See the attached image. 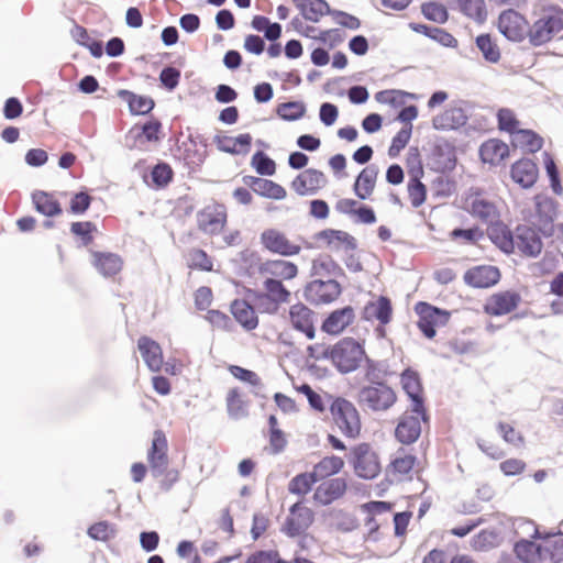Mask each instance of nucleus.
I'll return each mask as SVG.
<instances>
[{
	"mask_svg": "<svg viewBox=\"0 0 563 563\" xmlns=\"http://www.w3.org/2000/svg\"><path fill=\"white\" fill-rule=\"evenodd\" d=\"M277 115L285 121H297L306 113V104L302 101H287L278 104Z\"/></svg>",
	"mask_w": 563,
	"mask_h": 563,
	"instance_id": "09e8293b",
	"label": "nucleus"
},
{
	"mask_svg": "<svg viewBox=\"0 0 563 563\" xmlns=\"http://www.w3.org/2000/svg\"><path fill=\"white\" fill-rule=\"evenodd\" d=\"M317 482L319 481L313 472L300 473L290 479L288 490L290 494L302 496L309 493Z\"/></svg>",
	"mask_w": 563,
	"mask_h": 563,
	"instance_id": "de8ad7c7",
	"label": "nucleus"
},
{
	"mask_svg": "<svg viewBox=\"0 0 563 563\" xmlns=\"http://www.w3.org/2000/svg\"><path fill=\"white\" fill-rule=\"evenodd\" d=\"M92 264L96 269L104 277H111L120 272L122 261L114 253L92 252Z\"/></svg>",
	"mask_w": 563,
	"mask_h": 563,
	"instance_id": "c9c22d12",
	"label": "nucleus"
},
{
	"mask_svg": "<svg viewBox=\"0 0 563 563\" xmlns=\"http://www.w3.org/2000/svg\"><path fill=\"white\" fill-rule=\"evenodd\" d=\"M400 383L404 391L411 401V411L421 417L422 422H429V415L424 406L423 387L419 373L406 368L400 375Z\"/></svg>",
	"mask_w": 563,
	"mask_h": 563,
	"instance_id": "423d86ee",
	"label": "nucleus"
},
{
	"mask_svg": "<svg viewBox=\"0 0 563 563\" xmlns=\"http://www.w3.org/2000/svg\"><path fill=\"white\" fill-rule=\"evenodd\" d=\"M328 183L325 175L318 169L308 168L300 173L291 183V188L299 196L316 195Z\"/></svg>",
	"mask_w": 563,
	"mask_h": 563,
	"instance_id": "dca6fc26",
	"label": "nucleus"
},
{
	"mask_svg": "<svg viewBox=\"0 0 563 563\" xmlns=\"http://www.w3.org/2000/svg\"><path fill=\"white\" fill-rule=\"evenodd\" d=\"M344 466V462L341 457L331 455L323 457L313 467V474L318 481L338 474Z\"/></svg>",
	"mask_w": 563,
	"mask_h": 563,
	"instance_id": "a18cd8bd",
	"label": "nucleus"
},
{
	"mask_svg": "<svg viewBox=\"0 0 563 563\" xmlns=\"http://www.w3.org/2000/svg\"><path fill=\"white\" fill-rule=\"evenodd\" d=\"M313 522V512L309 509H302L295 517H287L282 531L290 538L302 534Z\"/></svg>",
	"mask_w": 563,
	"mask_h": 563,
	"instance_id": "473e14b6",
	"label": "nucleus"
},
{
	"mask_svg": "<svg viewBox=\"0 0 563 563\" xmlns=\"http://www.w3.org/2000/svg\"><path fill=\"white\" fill-rule=\"evenodd\" d=\"M364 357V347L353 338H343L331 345L330 361L341 374L356 371Z\"/></svg>",
	"mask_w": 563,
	"mask_h": 563,
	"instance_id": "f03ea898",
	"label": "nucleus"
},
{
	"mask_svg": "<svg viewBox=\"0 0 563 563\" xmlns=\"http://www.w3.org/2000/svg\"><path fill=\"white\" fill-rule=\"evenodd\" d=\"M498 129L515 134L518 131L519 121L508 108H501L497 112Z\"/></svg>",
	"mask_w": 563,
	"mask_h": 563,
	"instance_id": "bf43d9fd",
	"label": "nucleus"
},
{
	"mask_svg": "<svg viewBox=\"0 0 563 563\" xmlns=\"http://www.w3.org/2000/svg\"><path fill=\"white\" fill-rule=\"evenodd\" d=\"M261 243L267 251L280 256L297 255L301 250L299 245L291 243L283 232L276 229L264 230L261 233Z\"/></svg>",
	"mask_w": 563,
	"mask_h": 563,
	"instance_id": "4468645a",
	"label": "nucleus"
},
{
	"mask_svg": "<svg viewBox=\"0 0 563 563\" xmlns=\"http://www.w3.org/2000/svg\"><path fill=\"white\" fill-rule=\"evenodd\" d=\"M476 47L483 55V58L492 64H496L500 59V49L493 41L489 33H483L475 38Z\"/></svg>",
	"mask_w": 563,
	"mask_h": 563,
	"instance_id": "37998d69",
	"label": "nucleus"
},
{
	"mask_svg": "<svg viewBox=\"0 0 563 563\" xmlns=\"http://www.w3.org/2000/svg\"><path fill=\"white\" fill-rule=\"evenodd\" d=\"M118 97L128 102L130 112L135 115H145L150 113L155 106L151 97L140 96L126 89H120Z\"/></svg>",
	"mask_w": 563,
	"mask_h": 563,
	"instance_id": "72a5a7b5",
	"label": "nucleus"
},
{
	"mask_svg": "<svg viewBox=\"0 0 563 563\" xmlns=\"http://www.w3.org/2000/svg\"><path fill=\"white\" fill-rule=\"evenodd\" d=\"M421 417L405 412L395 429L396 439L402 444L415 443L421 434Z\"/></svg>",
	"mask_w": 563,
	"mask_h": 563,
	"instance_id": "412c9836",
	"label": "nucleus"
},
{
	"mask_svg": "<svg viewBox=\"0 0 563 563\" xmlns=\"http://www.w3.org/2000/svg\"><path fill=\"white\" fill-rule=\"evenodd\" d=\"M378 167L374 164L366 166L356 177L353 189L357 198L367 199L374 191Z\"/></svg>",
	"mask_w": 563,
	"mask_h": 563,
	"instance_id": "c85d7f7f",
	"label": "nucleus"
},
{
	"mask_svg": "<svg viewBox=\"0 0 563 563\" xmlns=\"http://www.w3.org/2000/svg\"><path fill=\"white\" fill-rule=\"evenodd\" d=\"M34 209L48 218L59 216L63 212L62 206L51 194L43 190H35L32 194Z\"/></svg>",
	"mask_w": 563,
	"mask_h": 563,
	"instance_id": "f704fd0d",
	"label": "nucleus"
},
{
	"mask_svg": "<svg viewBox=\"0 0 563 563\" xmlns=\"http://www.w3.org/2000/svg\"><path fill=\"white\" fill-rule=\"evenodd\" d=\"M423 16L430 21L443 24L449 20V12L446 8L439 2L430 1L421 5Z\"/></svg>",
	"mask_w": 563,
	"mask_h": 563,
	"instance_id": "3c124183",
	"label": "nucleus"
},
{
	"mask_svg": "<svg viewBox=\"0 0 563 563\" xmlns=\"http://www.w3.org/2000/svg\"><path fill=\"white\" fill-rule=\"evenodd\" d=\"M542 241L539 232L528 225H518L515 232V247L523 255L537 257L542 251Z\"/></svg>",
	"mask_w": 563,
	"mask_h": 563,
	"instance_id": "a211bd4d",
	"label": "nucleus"
},
{
	"mask_svg": "<svg viewBox=\"0 0 563 563\" xmlns=\"http://www.w3.org/2000/svg\"><path fill=\"white\" fill-rule=\"evenodd\" d=\"M229 371L235 378L250 384L254 388H257V389L263 388L261 378L255 372L244 368V367H241L239 365H231L229 367Z\"/></svg>",
	"mask_w": 563,
	"mask_h": 563,
	"instance_id": "680f3d73",
	"label": "nucleus"
},
{
	"mask_svg": "<svg viewBox=\"0 0 563 563\" xmlns=\"http://www.w3.org/2000/svg\"><path fill=\"white\" fill-rule=\"evenodd\" d=\"M162 130V123L157 119H152L145 122L136 134V139L144 137L147 142L159 141V132Z\"/></svg>",
	"mask_w": 563,
	"mask_h": 563,
	"instance_id": "338daca9",
	"label": "nucleus"
},
{
	"mask_svg": "<svg viewBox=\"0 0 563 563\" xmlns=\"http://www.w3.org/2000/svg\"><path fill=\"white\" fill-rule=\"evenodd\" d=\"M335 424L347 438H355L361 431V421L355 406L341 397L333 400L330 406Z\"/></svg>",
	"mask_w": 563,
	"mask_h": 563,
	"instance_id": "20e7f679",
	"label": "nucleus"
},
{
	"mask_svg": "<svg viewBox=\"0 0 563 563\" xmlns=\"http://www.w3.org/2000/svg\"><path fill=\"white\" fill-rule=\"evenodd\" d=\"M464 283L473 288H489L500 279V271L493 265H479L467 269Z\"/></svg>",
	"mask_w": 563,
	"mask_h": 563,
	"instance_id": "6ab92c4d",
	"label": "nucleus"
},
{
	"mask_svg": "<svg viewBox=\"0 0 563 563\" xmlns=\"http://www.w3.org/2000/svg\"><path fill=\"white\" fill-rule=\"evenodd\" d=\"M173 176L172 167L164 162L157 163L151 172L152 181L157 188L166 187L173 180Z\"/></svg>",
	"mask_w": 563,
	"mask_h": 563,
	"instance_id": "5fc2aeb1",
	"label": "nucleus"
},
{
	"mask_svg": "<svg viewBox=\"0 0 563 563\" xmlns=\"http://www.w3.org/2000/svg\"><path fill=\"white\" fill-rule=\"evenodd\" d=\"M528 22L514 9L503 11L498 18V30L509 41L522 42L528 38Z\"/></svg>",
	"mask_w": 563,
	"mask_h": 563,
	"instance_id": "1a4fd4ad",
	"label": "nucleus"
},
{
	"mask_svg": "<svg viewBox=\"0 0 563 563\" xmlns=\"http://www.w3.org/2000/svg\"><path fill=\"white\" fill-rule=\"evenodd\" d=\"M393 307L388 297L379 296L376 301H369L363 309L365 320H377L380 324L389 323L391 319Z\"/></svg>",
	"mask_w": 563,
	"mask_h": 563,
	"instance_id": "cd10ccee",
	"label": "nucleus"
},
{
	"mask_svg": "<svg viewBox=\"0 0 563 563\" xmlns=\"http://www.w3.org/2000/svg\"><path fill=\"white\" fill-rule=\"evenodd\" d=\"M514 551L517 558L525 563H538L542 558V547L526 539L516 542Z\"/></svg>",
	"mask_w": 563,
	"mask_h": 563,
	"instance_id": "ea45409f",
	"label": "nucleus"
},
{
	"mask_svg": "<svg viewBox=\"0 0 563 563\" xmlns=\"http://www.w3.org/2000/svg\"><path fill=\"white\" fill-rule=\"evenodd\" d=\"M91 196L87 191L76 192L69 203L70 212L74 214H84L90 207Z\"/></svg>",
	"mask_w": 563,
	"mask_h": 563,
	"instance_id": "774afa93",
	"label": "nucleus"
},
{
	"mask_svg": "<svg viewBox=\"0 0 563 563\" xmlns=\"http://www.w3.org/2000/svg\"><path fill=\"white\" fill-rule=\"evenodd\" d=\"M509 155V147L497 139L484 142L479 147V156L484 163L498 164Z\"/></svg>",
	"mask_w": 563,
	"mask_h": 563,
	"instance_id": "2f4dec72",
	"label": "nucleus"
},
{
	"mask_svg": "<svg viewBox=\"0 0 563 563\" xmlns=\"http://www.w3.org/2000/svg\"><path fill=\"white\" fill-rule=\"evenodd\" d=\"M115 528L108 521H99L88 528V536L97 541H108L115 537Z\"/></svg>",
	"mask_w": 563,
	"mask_h": 563,
	"instance_id": "4d7b16f0",
	"label": "nucleus"
},
{
	"mask_svg": "<svg viewBox=\"0 0 563 563\" xmlns=\"http://www.w3.org/2000/svg\"><path fill=\"white\" fill-rule=\"evenodd\" d=\"M96 230V224L90 221L73 222L70 224V232L80 238L84 246H87L92 242V232Z\"/></svg>",
	"mask_w": 563,
	"mask_h": 563,
	"instance_id": "052dcab7",
	"label": "nucleus"
},
{
	"mask_svg": "<svg viewBox=\"0 0 563 563\" xmlns=\"http://www.w3.org/2000/svg\"><path fill=\"white\" fill-rule=\"evenodd\" d=\"M266 294L256 295V303L263 307L268 303L271 308H266V312L275 313L279 303L287 302L290 297V291L286 289L283 283L277 278H266L264 282Z\"/></svg>",
	"mask_w": 563,
	"mask_h": 563,
	"instance_id": "ddd939ff",
	"label": "nucleus"
},
{
	"mask_svg": "<svg viewBox=\"0 0 563 563\" xmlns=\"http://www.w3.org/2000/svg\"><path fill=\"white\" fill-rule=\"evenodd\" d=\"M257 185L255 194L262 197L282 200L287 195L285 188L273 180L262 178Z\"/></svg>",
	"mask_w": 563,
	"mask_h": 563,
	"instance_id": "864d4df0",
	"label": "nucleus"
},
{
	"mask_svg": "<svg viewBox=\"0 0 563 563\" xmlns=\"http://www.w3.org/2000/svg\"><path fill=\"white\" fill-rule=\"evenodd\" d=\"M534 20L528 26V41L539 47L551 42L563 31V9L556 4H541L533 11Z\"/></svg>",
	"mask_w": 563,
	"mask_h": 563,
	"instance_id": "f257e3e1",
	"label": "nucleus"
},
{
	"mask_svg": "<svg viewBox=\"0 0 563 563\" xmlns=\"http://www.w3.org/2000/svg\"><path fill=\"white\" fill-rule=\"evenodd\" d=\"M543 156H544V167H545V172L549 177V180H550L551 188L554 194L562 195L563 187L561 185L558 166L549 153L544 152Z\"/></svg>",
	"mask_w": 563,
	"mask_h": 563,
	"instance_id": "13d9d810",
	"label": "nucleus"
},
{
	"mask_svg": "<svg viewBox=\"0 0 563 563\" xmlns=\"http://www.w3.org/2000/svg\"><path fill=\"white\" fill-rule=\"evenodd\" d=\"M231 312L234 319L247 331L254 330L258 325L257 314L246 300H233Z\"/></svg>",
	"mask_w": 563,
	"mask_h": 563,
	"instance_id": "7c9ffc66",
	"label": "nucleus"
},
{
	"mask_svg": "<svg viewBox=\"0 0 563 563\" xmlns=\"http://www.w3.org/2000/svg\"><path fill=\"white\" fill-rule=\"evenodd\" d=\"M459 10L476 23H484L487 19V10L484 0H457Z\"/></svg>",
	"mask_w": 563,
	"mask_h": 563,
	"instance_id": "79ce46f5",
	"label": "nucleus"
},
{
	"mask_svg": "<svg viewBox=\"0 0 563 563\" xmlns=\"http://www.w3.org/2000/svg\"><path fill=\"white\" fill-rule=\"evenodd\" d=\"M251 164L261 176H273L276 172L275 161L263 151L254 153Z\"/></svg>",
	"mask_w": 563,
	"mask_h": 563,
	"instance_id": "603ef678",
	"label": "nucleus"
},
{
	"mask_svg": "<svg viewBox=\"0 0 563 563\" xmlns=\"http://www.w3.org/2000/svg\"><path fill=\"white\" fill-rule=\"evenodd\" d=\"M354 309L345 306L330 312L322 322L321 329L329 334H339L354 321Z\"/></svg>",
	"mask_w": 563,
	"mask_h": 563,
	"instance_id": "b1692460",
	"label": "nucleus"
},
{
	"mask_svg": "<svg viewBox=\"0 0 563 563\" xmlns=\"http://www.w3.org/2000/svg\"><path fill=\"white\" fill-rule=\"evenodd\" d=\"M396 400V393L384 382L363 386L358 391L360 405L372 411H386Z\"/></svg>",
	"mask_w": 563,
	"mask_h": 563,
	"instance_id": "7ed1b4c3",
	"label": "nucleus"
},
{
	"mask_svg": "<svg viewBox=\"0 0 563 563\" xmlns=\"http://www.w3.org/2000/svg\"><path fill=\"white\" fill-rule=\"evenodd\" d=\"M137 347L150 371H161L163 354L159 344L148 336H141L137 341Z\"/></svg>",
	"mask_w": 563,
	"mask_h": 563,
	"instance_id": "bb28decb",
	"label": "nucleus"
},
{
	"mask_svg": "<svg viewBox=\"0 0 563 563\" xmlns=\"http://www.w3.org/2000/svg\"><path fill=\"white\" fill-rule=\"evenodd\" d=\"M538 174L539 170L537 164L529 158L517 161L512 164L510 170L512 180L525 189H528L536 184Z\"/></svg>",
	"mask_w": 563,
	"mask_h": 563,
	"instance_id": "5701e85b",
	"label": "nucleus"
},
{
	"mask_svg": "<svg viewBox=\"0 0 563 563\" xmlns=\"http://www.w3.org/2000/svg\"><path fill=\"white\" fill-rule=\"evenodd\" d=\"M471 213L487 224H493L499 219V212L495 203L481 196H477L472 200Z\"/></svg>",
	"mask_w": 563,
	"mask_h": 563,
	"instance_id": "e433bc0d",
	"label": "nucleus"
},
{
	"mask_svg": "<svg viewBox=\"0 0 563 563\" xmlns=\"http://www.w3.org/2000/svg\"><path fill=\"white\" fill-rule=\"evenodd\" d=\"M289 317L294 329L305 333L309 340L314 338L313 312L308 307L302 303L291 306Z\"/></svg>",
	"mask_w": 563,
	"mask_h": 563,
	"instance_id": "393cba45",
	"label": "nucleus"
},
{
	"mask_svg": "<svg viewBox=\"0 0 563 563\" xmlns=\"http://www.w3.org/2000/svg\"><path fill=\"white\" fill-rule=\"evenodd\" d=\"M311 275L344 277L345 273L330 255H324L312 261Z\"/></svg>",
	"mask_w": 563,
	"mask_h": 563,
	"instance_id": "58836bf2",
	"label": "nucleus"
},
{
	"mask_svg": "<svg viewBox=\"0 0 563 563\" xmlns=\"http://www.w3.org/2000/svg\"><path fill=\"white\" fill-rule=\"evenodd\" d=\"M317 240L325 241L328 246L338 251L340 244H343L346 251H355L357 242L354 236L345 231L335 229H325L317 233Z\"/></svg>",
	"mask_w": 563,
	"mask_h": 563,
	"instance_id": "c756f323",
	"label": "nucleus"
},
{
	"mask_svg": "<svg viewBox=\"0 0 563 563\" xmlns=\"http://www.w3.org/2000/svg\"><path fill=\"white\" fill-rule=\"evenodd\" d=\"M180 70L173 66H165L159 74L161 85L168 91H173L179 84Z\"/></svg>",
	"mask_w": 563,
	"mask_h": 563,
	"instance_id": "69168bd1",
	"label": "nucleus"
},
{
	"mask_svg": "<svg viewBox=\"0 0 563 563\" xmlns=\"http://www.w3.org/2000/svg\"><path fill=\"white\" fill-rule=\"evenodd\" d=\"M407 187L412 207L419 208L422 206L427 199V187L421 178L409 179Z\"/></svg>",
	"mask_w": 563,
	"mask_h": 563,
	"instance_id": "6e6d98bb",
	"label": "nucleus"
},
{
	"mask_svg": "<svg viewBox=\"0 0 563 563\" xmlns=\"http://www.w3.org/2000/svg\"><path fill=\"white\" fill-rule=\"evenodd\" d=\"M468 117L461 107H452L432 119V126L439 131L459 130L467 123Z\"/></svg>",
	"mask_w": 563,
	"mask_h": 563,
	"instance_id": "4be33fe9",
	"label": "nucleus"
},
{
	"mask_svg": "<svg viewBox=\"0 0 563 563\" xmlns=\"http://www.w3.org/2000/svg\"><path fill=\"white\" fill-rule=\"evenodd\" d=\"M558 217V202L549 197H536V221L540 233L550 238L554 234V220Z\"/></svg>",
	"mask_w": 563,
	"mask_h": 563,
	"instance_id": "9b49d317",
	"label": "nucleus"
},
{
	"mask_svg": "<svg viewBox=\"0 0 563 563\" xmlns=\"http://www.w3.org/2000/svg\"><path fill=\"white\" fill-rule=\"evenodd\" d=\"M341 292V285L333 278L314 279L303 289L305 299L312 305L330 303L338 299Z\"/></svg>",
	"mask_w": 563,
	"mask_h": 563,
	"instance_id": "6e6552de",
	"label": "nucleus"
},
{
	"mask_svg": "<svg viewBox=\"0 0 563 563\" xmlns=\"http://www.w3.org/2000/svg\"><path fill=\"white\" fill-rule=\"evenodd\" d=\"M227 222L223 206H208L197 213V223L200 231L206 234H218Z\"/></svg>",
	"mask_w": 563,
	"mask_h": 563,
	"instance_id": "2eb2a0df",
	"label": "nucleus"
},
{
	"mask_svg": "<svg viewBox=\"0 0 563 563\" xmlns=\"http://www.w3.org/2000/svg\"><path fill=\"white\" fill-rule=\"evenodd\" d=\"M152 476L158 478L168 467L167 440L162 430H156L147 453Z\"/></svg>",
	"mask_w": 563,
	"mask_h": 563,
	"instance_id": "f8f14e48",
	"label": "nucleus"
},
{
	"mask_svg": "<svg viewBox=\"0 0 563 563\" xmlns=\"http://www.w3.org/2000/svg\"><path fill=\"white\" fill-rule=\"evenodd\" d=\"M415 462H416V456H413V455H405V456L395 457L390 462V464L386 471L387 479L390 483H393L395 479L389 478V477L395 476L396 481H400L401 476L407 475L412 471Z\"/></svg>",
	"mask_w": 563,
	"mask_h": 563,
	"instance_id": "c03bdc74",
	"label": "nucleus"
},
{
	"mask_svg": "<svg viewBox=\"0 0 563 563\" xmlns=\"http://www.w3.org/2000/svg\"><path fill=\"white\" fill-rule=\"evenodd\" d=\"M260 271L284 279H292L298 274L297 265L284 260L266 261L261 264Z\"/></svg>",
	"mask_w": 563,
	"mask_h": 563,
	"instance_id": "4c0bfd02",
	"label": "nucleus"
},
{
	"mask_svg": "<svg viewBox=\"0 0 563 563\" xmlns=\"http://www.w3.org/2000/svg\"><path fill=\"white\" fill-rule=\"evenodd\" d=\"M407 167L410 176L409 179L422 178L423 166L418 147L409 148L407 153Z\"/></svg>",
	"mask_w": 563,
	"mask_h": 563,
	"instance_id": "e2e57ef3",
	"label": "nucleus"
},
{
	"mask_svg": "<svg viewBox=\"0 0 563 563\" xmlns=\"http://www.w3.org/2000/svg\"><path fill=\"white\" fill-rule=\"evenodd\" d=\"M521 301V297L516 291H500L493 294L484 305V311L489 316H504L514 311Z\"/></svg>",
	"mask_w": 563,
	"mask_h": 563,
	"instance_id": "f3484780",
	"label": "nucleus"
},
{
	"mask_svg": "<svg viewBox=\"0 0 563 563\" xmlns=\"http://www.w3.org/2000/svg\"><path fill=\"white\" fill-rule=\"evenodd\" d=\"M512 142L515 145L525 147L530 153L538 152L543 145V139L531 130H518L514 134Z\"/></svg>",
	"mask_w": 563,
	"mask_h": 563,
	"instance_id": "49530a36",
	"label": "nucleus"
},
{
	"mask_svg": "<svg viewBox=\"0 0 563 563\" xmlns=\"http://www.w3.org/2000/svg\"><path fill=\"white\" fill-rule=\"evenodd\" d=\"M487 234L490 241L504 253L511 254L515 251V234L511 230L497 220L489 224Z\"/></svg>",
	"mask_w": 563,
	"mask_h": 563,
	"instance_id": "a878e982",
	"label": "nucleus"
},
{
	"mask_svg": "<svg viewBox=\"0 0 563 563\" xmlns=\"http://www.w3.org/2000/svg\"><path fill=\"white\" fill-rule=\"evenodd\" d=\"M347 488L346 481L334 477L323 481L314 490L313 499L322 506H328L341 498Z\"/></svg>",
	"mask_w": 563,
	"mask_h": 563,
	"instance_id": "aec40b11",
	"label": "nucleus"
},
{
	"mask_svg": "<svg viewBox=\"0 0 563 563\" xmlns=\"http://www.w3.org/2000/svg\"><path fill=\"white\" fill-rule=\"evenodd\" d=\"M415 309L419 316L417 325L428 339H433L437 334L435 328L445 325L451 317L450 311L423 301L418 302Z\"/></svg>",
	"mask_w": 563,
	"mask_h": 563,
	"instance_id": "0eeeda50",
	"label": "nucleus"
},
{
	"mask_svg": "<svg viewBox=\"0 0 563 563\" xmlns=\"http://www.w3.org/2000/svg\"><path fill=\"white\" fill-rule=\"evenodd\" d=\"M456 155L454 146L439 137L434 141L428 158V166L437 173H448L455 168Z\"/></svg>",
	"mask_w": 563,
	"mask_h": 563,
	"instance_id": "9d476101",
	"label": "nucleus"
},
{
	"mask_svg": "<svg viewBox=\"0 0 563 563\" xmlns=\"http://www.w3.org/2000/svg\"><path fill=\"white\" fill-rule=\"evenodd\" d=\"M189 267L205 272H211L213 264L209 255L201 249H195L189 254Z\"/></svg>",
	"mask_w": 563,
	"mask_h": 563,
	"instance_id": "0e129e2a",
	"label": "nucleus"
},
{
	"mask_svg": "<svg viewBox=\"0 0 563 563\" xmlns=\"http://www.w3.org/2000/svg\"><path fill=\"white\" fill-rule=\"evenodd\" d=\"M351 464L355 474L363 479H373L380 472L377 453L368 443H360L351 450Z\"/></svg>",
	"mask_w": 563,
	"mask_h": 563,
	"instance_id": "39448f33",
	"label": "nucleus"
},
{
	"mask_svg": "<svg viewBox=\"0 0 563 563\" xmlns=\"http://www.w3.org/2000/svg\"><path fill=\"white\" fill-rule=\"evenodd\" d=\"M227 410L231 419L239 420L247 416L245 402L236 388L230 389L227 396Z\"/></svg>",
	"mask_w": 563,
	"mask_h": 563,
	"instance_id": "8fccbe9b",
	"label": "nucleus"
},
{
	"mask_svg": "<svg viewBox=\"0 0 563 563\" xmlns=\"http://www.w3.org/2000/svg\"><path fill=\"white\" fill-rule=\"evenodd\" d=\"M332 10L325 0H307L301 4L300 13L306 20L317 23L323 15H331Z\"/></svg>",
	"mask_w": 563,
	"mask_h": 563,
	"instance_id": "a19ab883",
	"label": "nucleus"
}]
</instances>
